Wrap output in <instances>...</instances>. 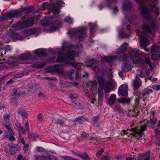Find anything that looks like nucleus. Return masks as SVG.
<instances>
[{
	"instance_id": "nucleus-1",
	"label": "nucleus",
	"mask_w": 160,
	"mask_h": 160,
	"mask_svg": "<svg viewBox=\"0 0 160 160\" xmlns=\"http://www.w3.org/2000/svg\"><path fill=\"white\" fill-rule=\"evenodd\" d=\"M73 48H68L66 49L67 53L65 55L58 53V58L56 59L53 58L51 59L50 61L51 62H64V64H60L56 65L52 68V70L54 72L59 73H62L63 71V67L64 66V64H69L71 65L77 69H79L81 68V63L76 64L74 63L75 60L74 58L79 55V52H74V50H73Z\"/></svg>"
},
{
	"instance_id": "nucleus-2",
	"label": "nucleus",
	"mask_w": 160,
	"mask_h": 160,
	"mask_svg": "<svg viewBox=\"0 0 160 160\" xmlns=\"http://www.w3.org/2000/svg\"><path fill=\"white\" fill-rule=\"evenodd\" d=\"M139 54L143 56L147 55V54L145 53L143 54V53L139 52V51L135 48H132L129 51V54L128 56L125 54L119 57V60L122 61H124L130 59L133 61V64L136 66L140 67L142 66L145 63L144 60L140 58L139 57Z\"/></svg>"
},
{
	"instance_id": "nucleus-3",
	"label": "nucleus",
	"mask_w": 160,
	"mask_h": 160,
	"mask_svg": "<svg viewBox=\"0 0 160 160\" xmlns=\"http://www.w3.org/2000/svg\"><path fill=\"white\" fill-rule=\"evenodd\" d=\"M97 79L100 88H103L105 92H109L110 91L113 90L114 88H116V83L113 80H112L104 85V79L102 77H98Z\"/></svg>"
},
{
	"instance_id": "nucleus-4",
	"label": "nucleus",
	"mask_w": 160,
	"mask_h": 160,
	"mask_svg": "<svg viewBox=\"0 0 160 160\" xmlns=\"http://www.w3.org/2000/svg\"><path fill=\"white\" fill-rule=\"evenodd\" d=\"M34 19L32 18L24 19L23 20V23L19 22L15 25V28L16 30H19L22 29L27 27H30L32 26L35 22Z\"/></svg>"
},
{
	"instance_id": "nucleus-5",
	"label": "nucleus",
	"mask_w": 160,
	"mask_h": 160,
	"mask_svg": "<svg viewBox=\"0 0 160 160\" xmlns=\"http://www.w3.org/2000/svg\"><path fill=\"white\" fill-rule=\"evenodd\" d=\"M86 28L85 27H82L78 28H75L68 32L67 34L70 37H72L74 35H80L79 39L81 40L83 38L86 37Z\"/></svg>"
},
{
	"instance_id": "nucleus-6",
	"label": "nucleus",
	"mask_w": 160,
	"mask_h": 160,
	"mask_svg": "<svg viewBox=\"0 0 160 160\" xmlns=\"http://www.w3.org/2000/svg\"><path fill=\"white\" fill-rule=\"evenodd\" d=\"M41 23L43 26L49 27L50 28L48 31L49 32L55 31L59 28L57 24L50 22L49 19L46 17H44L43 20H41Z\"/></svg>"
},
{
	"instance_id": "nucleus-7",
	"label": "nucleus",
	"mask_w": 160,
	"mask_h": 160,
	"mask_svg": "<svg viewBox=\"0 0 160 160\" xmlns=\"http://www.w3.org/2000/svg\"><path fill=\"white\" fill-rule=\"evenodd\" d=\"M145 76V75L140 70H139L137 71V77L136 79L133 81L132 83V85L134 90L138 89L141 86L142 83L141 80L138 78L141 77L142 78Z\"/></svg>"
},
{
	"instance_id": "nucleus-8",
	"label": "nucleus",
	"mask_w": 160,
	"mask_h": 160,
	"mask_svg": "<svg viewBox=\"0 0 160 160\" xmlns=\"http://www.w3.org/2000/svg\"><path fill=\"white\" fill-rule=\"evenodd\" d=\"M141 11L142 15L146 20L150 21L152 19V17L151 16V14L148 6L145 5L142 6Z\"/></svg>"
},
{
	"instance_id": "nucleus-9",
	"label": "nucleus",
	"mask_w": 160,
	"mask_h": 160,
	"mask_svg": "<svg viewBox=\"0 0 160 160\" xmlns=\"http://www.w3.org/2000/svg\"><path fill=\"white\" fill-rule=\"evenodd\" d=\"M150 24L151 28L148 25H144L142 27L143 30L150 33H151V29L153 32L157 31L158 26L156 21H152V22H150Z\"/></svg>"
},
{
	"instance_id": "nucleus-10",
	"label": "nucleus",
	"mask_w": 160,
	"mask_h": 160,
	"mask_svg": "<svg viewBox=\"0 0 160 160\" xmlns=\"http://www.w3.org/2000/svg\"><path fill=\"white\" fill-rule=\"evenodd\" d=\"M146 126V125H144L143 126L141 127L140 129L132 128V130L133 133L132 134L136 137L139 136L140 137H142L143 135V132L145 130Z\"/></svg>"
},
{
	"instance_id": "nucleus-11",
	"label": "nucleus",
	"mask_w": 160,
	"mask_h": 160,
	"mask_svg": "<svg viewBox=\"0 0 160 160\" xmlns=\"http://www.w3.org/2000/svg\"><path fill=\"white\" fill-rule=\"evenodd\" d=\"M128 88L127 85L123 84L119 88L118 90V94L122 96H127L128 94Z\"/></svg>"
},
{
	"instance_id": "nucleus-12",
	"label": "nucleus",
	"mask_w": 160,
	"mask_h": 160,
	"mask_svg": "<svg viewBox=\"0 0 160 160\" xmlns=\"http://www.w3.org/2000/svg\"><path fill=\"white\" fill-rule=\"evenodd\" d=\"M140 38L141 45L142 47H145L148 45L149 37L146 35H139Z\"/></svg>"
},
{
	"instance_id": "nucleus-13",
	"label": "nucleus",
	"mask_w": 160,
	"mask_h": 160,
	"mask_svg": "<svg viewBox=\"0 0 160 160\" xmlns=\"http://www.w3.org/2000/svg\"><path fill=\"white\" fill-rule=\"evenodd\" d=\"M21 60V62L25 63L27 62L26 61L27 60L30 59L32 58V56L29 53H24L20 54L18 57Z\"/></svg>"
},
{
	"instance_id": "nucleus-14",
	"label": "nucleus",
	"mask_w": 160,
	"mask_h": 160,
	"mask_svg": "<svg viewBox=\"0 0 160 160\" xmlns=\"http://www.w3.org/2000/svg\"><path fill=\"white\" fill-rule=\"evenodd\" d=\"M50 12H52L55 17H56L60 12L59 8L56 7L55 4H51L48 7Z\"/></svg>"
},
{
	"instance_id": "nucleus-15",
	"label": "nucleus",
	"mask_w": 160,
	"mask_h": 160,
	"mask_svg": "<svg viewBox=\"0 0 160 160\" xmlns=\"http://www.w3.org/2000/svg\"><path fill=\"white\" fill-rule=\"evenodd\" d=\"M18 15V13L17 11H15L6 14L3 16L4 17L2 18L3 20H6L12 18L17 17Z\"/></svg>"
},
{
	"instance_id": "nucleus-16",
	"label": "nucleus",
	"mask_w": 160,
	"mask_h": 160,
	"mask_svg": "<svg viewBox=\"0 0 160 160\" xmlns=\"http://www.w3.org/2000/svg\"><path fill=\"white\" fill-rule=\"evenodd\" d=\"M128 46V44L126 42L123 43L117 51L118 57H119L120 54L125 52Z\"/></svg>"
},
{
	"instance_id": "nucleus-17",
	"label": "nucleus",
	"mask_w": 160,
	"mask_h": 160,
	"mask_svg": "<svg viewBox=\"0 0 160 160\" xmlns=\"http://www.w3.org/2000/svg\"><path fill=\"white\" fill-rule=\"evenodd\" d=\"M100 58L102 62H110L116 59L117 57L116 56H105L103 57L100 56Z\"/></svg>"
},
{
	"instance_id": "nucleus-18",
	"label": "nucleus",
	"mask_w": 160,
	"mask_h": 160,
	"mask_svg": "<svg viewBox=\"0 0 160 160\" xmlns=\"http://www.w3.org/2000/svg\"><path fill=\"white\" fill-rule=\"evenodd\" d=\"M86 87L90 90H93L96 89L97 87V83L95 81L89 82L87 84Z\"/></svg>"
},
{
	"instance_id": "nucleus-19",
	"label": "nucleus",
	"mask_w": 160,
	"mask_h": 160,
	"mask_svg": "<svg viewBox=\"0 0 160 160\" xmlns=\"http://www.w3.org/2000/svg\"><path fill=\"white\" fill-rule=\"evenodd\" d=\"M119 34L122 37L126 38L130 36V31L128 29L125 28L122 31H119Z\"/></svg>"
},
{
	"instance_id": "nucleus-20",
	"label": "nucleus",
	"mask_w": 160,
	"mask_h": 160,
	"mask_svg": "<svg viewBox=\"0 0 160 160\" xmlns=\"http://www.w3.org/2000/svg\"><path fill=\"white\" fill-rule=\"evenodd\" d=\"M68 76L71 78H75L76 79L78 78V74L77 72H75L73 69H71L68 72Z\"/></svg>"
},
{
	"instance_id": "nucleus-21",
	"label": "nucleus",
	"mask_w": 160,
	"mask_h": 160,
	"mask_svg": "<svg viewBox=\"0 0 160 160\" xmlns=\"http://www.w3.org/2000/svg\"><path fill=\"white\" fill-rule=\"evenodd\" d=\"M116 99V96L115 94H112L108 100L109 104L112 106L113 104Z\"/></svg>"
},
{
	"instance_id": "nucleus-22",
	"label": "nucleus",
	"mask_w": 160,
	"mask_h": 160,
	"mask_svg": "<svg viewBox=\"0 0 160 160\" xmlns=\"http://www.w3.org/2000/svg\"><path fill=\"white\" fill-rule=\"evenodd\" d=\"M150 152H147L146 153H143L140 155L139 157L138 160H149Z\"/></svg>"
},
{
	"instance_id": "nucleus-23",
	"label": "nucleus",
	"mask_w": 160,
	"mask_h": 160,
	"mask_svg": "<svg viewBox=\"0 0 160 160\" xmlns=\"http://www.w3.org/2000/svg\"><path fill=\"white\" fill-rule=\"evenodd\" d=\"M24 93V92L23 90H21V89L20 88H18L16 90L15 92L14 95L11 96V98H12V100H13L14 101H16V98H14L13 97L14 96H18L21 94H22Z\"/></svg>"
},
{
	"instance_id": "nucleus-24",
	"label": "nucleus",
	"mask_w": 160,
	"mask_h": 160,
	"mask_svg": "<svg viewBox=\"0 0 160 160\" xmlns=\"http://www.w3.org/2000/svg\"><path fill=\"white\" fill-rule=\"evenodd\" d=\"M49 158L50 155H35L34 156V158L35 160H49Z\"/></svg>"
},
{
	"instance_id": "nucleus-25",
	"label": "nucleus",
	"mask_w": 160,
	"mask_h": 160,
	"mask_svg": "<svg viewBox=\"0 0 160 160\" xmlns=\"http://www.w3.org/2000/svg\"><path fill=\"white\" fill-rule=\"evenodd\" d=\"M122 69L123 71L128 72L131 70V65L130 63H124L122 66Z\"/></svg>"
},
{
	"instance_id": "nucleus-26",
	"label": "nucleus",
	"mask_w": 160,
	"mask_h": 160,
	"mask_svg": "<svg viewBox=\"0 0 160 160\" xmlns=\"http://www.w3.org/2000/svg\"><path fill=\"white\" fill-rule=\"evenodd\" d=\"M77 155L83 160H90L86 152H84L83 154L79 153Z\"/></svg>"
},
{
	"instance_id": "nucleus-27",
	"label": "nucleus",
	"mask_w": 160,
	"mask_h": 160,
	"mask_svg": "<svg viewBox=\"0 0 160 160\" xmlns=\"http://www.w3.org/2000/svg\"><path fill=\"white\" fill-rule=\"evenodd\" d=\"M9 146L11 150H13L14 151H19L20 150V147L16 144L13 143L9 144Z\"/></svg>"
},
{
	"instance_id": "nucleus-28",
	"label": "nucleus",
	"mask_w": 160,
	"mask_h": 160,
	"mask_svg": "<svg viewBox=\"0 0 160 160\" xmlns=\"http://www.w3.org/2000/svg\"><path fill=\"white\" fill-rule=\"evenodd\" d=\"M151 9L155 13L157 16L159 14V12L158 8L153 4H151L150 6Z\"/></svg>"
},
{
	"instance_id": "nucleus-29",
	"label": "nucleus",
	"mask_w": 160,
	"mask_h": 160,
	"mask_svg": "<svg viewBox=\"0 0 160 160\" xmlns=\"http://www.w3.org/2000/svg\"><path fill=\"white\" fill-rule=\"evenodd\" d=\"M35 152H42L44 153H46L47 152V151L42 147L40 146H37L35 148Z\"/></svg>"
},
{
	"instance_id": "nucleus-30",
	"label": "nucleus",
	"mask_w": 160,
	"mask_h": 160,
	"mask_svg": "<svg viewBox=\"0 0 160 160\" xmlns=\"http://www.w3.org/2000/svg\"><path fill=\"white\" fill-rule=\"evenodd\" d=\"M95 61L94 59H87L85 61V63L88 66H90L93 65Z\"/></svg>"
},
{
	"instance_id": "nucleus-31",
	"label": "nucleus",
	"mask_w": 160,
	"mask_h": 160,
	"mask_svg": "<svg viewBox=\"0 0 160 160\" xmlns=\"http://www.w3.org/2000/svg\"><path fill=\"white\" fill-rule=\"evenodd\" d=\"M44 50L42 49H38L35 51V54L39 56L43 55L44 54Z\"/></svg>"
},
{
	"instance_id": "nucleus-32",
	"label": "nucleus",
	"mask_w": 160,
	"mask_h": 160,
	"mask_svg": "<svg viewBox=\"0 0 160 160\" xmlns=\"http://www.w3.org/2000/svg\"><path fill=\"white\" fill-rule=\"evenodd\" d=\"M152 92V90L151 89H148L145 92H144L142 95L143 99H145L146 96H148L149 94Z\"/></svg>"
},
{
	"instance_id": "nucleus-33",
	"label": "nucleus",
	"mask_w": 160,
	"mask_h": 160,
	"mask_svg": "<svg viewBox=\"0 0 160 160\" xmlns=\"http://www.w3.org/2000/svg\"><path fill=\"white\" fill-rule=\"evenodd\" d=\"M118 101L121 103H126L129 102L130 99L129 98H121L118 99Z\"/></svg>"
},
{
	"instance_id": "nucleus-34",
	"label": "nucleus",
	"mask_w": 160,
	"mask_h": 160,
	"mask_svg": "<svg viewBox=\"0 0 160 160\" xmlns=\"http://www.w3.org/2000/svg\"><path fill=\"white\" fill-rule=\"evenodd\" d=\"M160 49L159 47L155 45H153L151 48V52L153 53L157 52Z\"/></svg>"
},
{
	"instance_id": "nucleus-35",
	"label": "nucleus",
	"mask_w": 160,
	"mask_h": 160,
	"mask_svg": "<svg viewBox=\"0 0 160 160\" xmlns=\"http://www.w3.org/2000/svg\"><path fill=\"white\" fill-rule=\"evenodd\" d=\"M14 135H11L9 137L8 136V135H7V133H6L4 137V138L5 139H7L8 138L9 140L11 141H13L15 140L16 138L14 136H13Z\"/></svg>"
},
{
	"instance_id": "nucleus-36",
	"label": "nucleus",
	"mask_w": 160,
	"mask_h": 160,
	"mask_svg": "<svg viewBox=\"0 0 160 160\" xmlns=\"http://www.w3.org/2000/svg\"><path fill=\"white\" fill-rule=\"evenodd\" d=\"M61 158L62 159L64 160H76L77 159H76L72 157H69L67 156H61Z\"/></svg>"
},
{
	"instance_id": "nucleus-37",
	"label": "nucleus",
	"mask_w": 160,
	"mask_h": 160,
	"mask_svg": "<svg viewBox=\"0 0 160 160\" xmlns=\"http://www.w3.org/2000/svg\"><path fill=\"white\" fill-rule=\"evenodd\" d=\"M89 25L90 27V32L91 33H92L96 28V25L90 23H89Z\"/></svg>"
},
{
	"instance_id": "nucleus-38",
	"label": "nucleus",
	"mask_w": 160,
	"mask_h": 160,
	"mask_svg": "<svg viewBox=\"0 0 160 160\" xmlns=\"http://www.w3.org/2000/svg\"><path fill=\"white\" fill-rule=\"evenodd\" d=\"M145 61L146 63L148 64L149 67L150 68V70L151 71H152L153 69V67H152V65L151 64L150 62V60L149 58H145Z\"/></svg>"
},
{
	"instance_id": "nucleus-39",
	"label": "nucleus",
	"mask_w": 160,
	"mask_h": 160,
	"mask_svg": "<svg viewBox=\"0 0 160 160\" xmlns=\"http://www.w3.org/2000/svg\"><path fill=\"white\" fill-rule=\"evenodd\" d=\"M4 119L5 121V122L6 123L9 124L10 122V115L9 114H7L5 115L4 116Z\"/></svg>"
},
{
	"instance_id": "nucleus-40",
	"label": "nucleus",
	"mask_w": 160,
	"mask_h": 160,
	"mask_svg": "<svg viewBox=\"0 0 160 160\" xmlns=\"http://www.w3.org/2000/svg\"><path fill=\"white\" fill-rule=\"evenodd\" d=\"M55 123L56 124H59L61 126H63L65 124V122L59 119L56 120Z\"/></svg>"
},
{
	"instance_id": "nucleus-41",
	"label": "nucleus",
	"mask_w": 160,
	"mask_h": 160,
	"mask_svg": "<svg viewBox=\"0 0 160 160\" xmlns=\"http://www.w3.org/2000/svg\"><path fill=\"white\" fill-rule=\"evenodd\" d=\"M28 138H30L34 140H35L38 136L36 134H29L28 135Z\"/></svg>"
},
{
	"instance_id": "nucleus-42",
	"label": "nucleus",
	"mask_w": 160,
	"mask_h": 160,
	"mask_svg": "<svg viewBox=\"0 0 160 160\" xmlns=\"http://www.w3.org/2000/svg\"><path fill=\"white\" fill-rule=\"evenodd\" d=\"M64 21L69 24H71L72 22V20L69 17H66L64 19Z\"/></svg>"
},
{
	"instance_id": "nucleus-43",
	"label": "nucleus",
	"mask_w": 160,
	"mask_h": 160,
	"mask_svg": "<svg viewBox=\"0 0 160 160\" xmlns=\"http://www.w3.org/2000/svg\"><path fill=\"white\" fill-rule=\"evenodd\" d=\"M57 5L60 7H63L64 6L65 3L62 2L58 0L56 2Z\"/></svg>"
},
{
	"instance_id": "nucleus-44",
	"label": "nucleus",
	"mask_w": 160,
	"mask_h": 160,
	"mask_svg": "<svg viewBox=\"0 0 160 160\" xmlns=\"http://www.w3.org/2000/svg\"><path fill=\"white\" fill-rule=\"evenodd\" d=\"M18 139L19 140V142H20L22 143L23 144L25 145V142L24 139L21 136L20 134H19V136L18 138Z\"/></svg>"
},
{
	"instance_id": "nucleus-45",
	"label": "nucleus",
	"mask_w": 160,
	"mask_h": 160,
	"mask_svg": "<svg viewBox=\"0 0 160 160\" xmlns=\"http://www.w3.org/2000/svg\"><path fill=\"white\" fill-rule=\"evenodd\" d=\"M5 127L8 130V132H9L10 135H14V133L13 132L12 130L11 129L10 127L7 125H5Z\"/></svg>"
},
{
	"instance_id": "nucleus-46",
	"label": "nucleus",
	"mask_w": 160,
	"mask_h": 160,
	"mask_svg": "<svg viewBox=\"0 0 160 160\" xmlns=\"http://www.w3.org/2000/svg\"><path fill=\"white\" fill-rule=\"evenodd\" d=\"M104 150L102 148H101L100 151H98V152L96 153V156L97 157H99L104 152Z\"/></svg>"
},
{
	"instance_id": "nucleus-47",
	"label": "nucleus",
	"mask_w": 160,
	"mask_h": 160,
	"mask_svg": "<svg viewBox=\"0 0 160 160\" xmlns=\"http://www.w3.org/2000/svg\"><path fill=\"white\" fill-rule=\"evenodd\" d=\"M18 130L19 132L21 133L24 134L25 133V129L21 126L18 127Z\"/></svg>"
},
{
	"instance_id": "nucleus-48",
	"label": "nucleus",
	"mask_w": 160,
	"mask_h": 160,
	"mask_svg": "<svg viewBox=\"0 0 160 160\" xmlns=\"http://www.w3.org/2000/svg\"><path fill=\"white\" fill-rule=\"evenodd\" d=\"M36 29L35 28H31L28 30V32L29 34H35L36 33Z\"/></svg>"
},
{
	"instance_id": "nucleus-49",
	"label": "nucleus",
	"mask_w": 160,
	"mask_h": 160,
	"mask_svg": "<svg viewBox=\"0 0 160 160\" xmlns=\"http://www.w3.org/2000/svg\"><path fill=\"white\" fill-rule=\"evenodd\" d=\"M156 122L157 118H156L153 117V118H152L151 119V123L152 125H154L156 124Z\"/></svg>"
},
{
	"instance_id": "nucleus-50",
	"label": "nucleus",
	"mask_w": 160,
	"mask_h": 160,
	"mask_svg": "<svg viewBox=\"0 0 160 160\" xmlns=\"http://www.w3.org/2000/svg\"><path fill=\"white\" fill-rule=\"evenodd\" d=\"M21 114L22 116L23 117L25 118H28V114L27 113L24 111H23L22 112H21Z\"/></svg>"
},
{
	"instance_id": "nucleus-51",
	"label": "nucleus",
	"mask_w": 160,
	"mask_h": 160,
	"mask_svg": "<svg viewBox=\"0 0 160 160\" xmlns=\"http://www.w3.org/2000/svg\"><path fill=\"white\" fill-rule=\"evenodd\" d=\"M111 158L108 156H104L102 158V160H110Z\"/></svg>"
},
{
	"instance_id": "nucleus-52",
	"label": "nucleus",
	"mask_w": 160,
	"mask_h": 160,
	"mask_svg": "<svg viewBox=\"0 0 160 160\" xmlns=\"http://www.w3.org/2000/svg\"><path fill=\"white\" fill-rule=\"evenodd\" d=\"M153 88L156 90H158L160 89V86L158 84H155L153 86Z\"/></svg>"
},
{
	"instance_id": "nucleus-53",
	"label": "nucleus",
	"mask_w": 160,
	"mask_h": 160,
	"mask_svg": "<svg viewBox=\"0 0 160 160\" xmlns=\"http://www.w3.org/2000/svg\"><path fill=\"white\" fill-rule=\"evenodd\" d=\"M114 109L116 111L118 112L121 111V108L119 105H116L114 106Z\"/></svg>"
},
{
	"instance_id": "nucleus-54",
	"label": "nucleus",
	"mask_w": 160,
	"mask_h": 160,
	"mask_svg": "<svg viewBox=\"0 0 160 160\" xmlns=\"http://www.w3.org/2000/svg\"><path fill=\"white\" fill-rule=\"evenodd\" d=\"M131 6L130 4L128 3L127 6L124 5L123 6V8L125 9H129L131 8Z\"/></svg>"
},
{
	"instance_id": "nucleus-55",
	"label": "nucleus",
	"mask_w": 160,
	"mask_h": 160,
	"mask_svg": "<svg viewBox=\"0 0 160 160\" xmlns=\"http://www.w3.org/2000/svg\"><path fill=\"white\" fill-rule=\"evenodd\" d=\"M17 160H26V159L22 155H20L18 157Z\"/></svg>"
},
{
	"instance_id": "nucleus-56",
	"label": "nucleus",
	"mask_w": 160,
	"mask_h": 160,
	"mask_svg": "<svg viewBox=\"0 0 160 160\" xmlns=\"http://www.w3.org/2000/svg\"><path fill=\"white\" fill-rule=\"evenodd\" d=\"M49 160H58L57 158L54 156L52 155H50V158Z\"/></svg>"
},
{
	"instance_id": "nucleus-57",
	"label": "nucleus",
	"mask_w": 160,
	"mask_h": 160,
	"mask_svg": "<svg viewBox=\"0 0 160 160\" xmlns=\"http://www.w3.org/2000/svg\"><path fill=\"white\" fill-rule=\"evenodd\" d=\"M23 75L22 73H20L19 74H17L15 76V77L16 78H19L22 77Z\"/></svg>"
},
{
	"instance_id": "nucleus-58",
	"label": "nucleus",
	"mask_w": 160,
	"mask_h": 160,
	"mask_svg": "<svg viewBox=\"0 0 160 160\" xmlns=\"http://www.w3.org/2000/svg\"><path fill=\"white\" fill-rule=\"evenodd\" d=\"M83 118L82 117H79L78 118H76L75 119V121L77 122H80L81 120H82Z\"/></svg>"
},
{
	"instance_id": "nucleus-59",
	"label": "nucleus",
	"mask_w": 160,
	"mask_h": 160,
	"mask_svg": "<svg viewBox=\"0 0 160 160\" xmlns=\"http://www.w3.org/2000/svg\"><path fill=\"white\" fill-rule=\"evenodd\" d=\"M80 74L83 77H87L88 76V73L87 72H85L84 74H83V72H82L80 73Z\"/></svg>"
},
{
	"instance_id": "nucleus-60",
	"label": "nucleus",
	"mask_w": 160,
	"mask_h": 160,
	"mask_svg": "<svg viewBox=\"0 0 160 160\" xmlns=\"http://www.w3.org/2000/svg\"><path fill=\"white\" fill-rule=\"evenodd\" d=\"M29 147V145L26 144L23 147V150L24 151L26 152L28 151Z\"/></svg>"
},
{
	"instance_id": "nucleus-61",
	"label": "nucleus",
	"mask_w": 160,
	"mask_h": 160,
	"mask_svg": "<svg viewBox=\"0 0 160 160\" xmlns=\"http://www.w3.org/2000/svg\"><path fill=\"white\" fill-rule=\"evenodd\" d=\"M25 127L26 129L28 131H29V123L28 122H27L25 123Z\"/></svg>"
},
{
	"instance_id": "nucleus-62",
	"label": "nucleus",
	"mask_w": 160,
	"mask_h": 160,
	"mask_svg": "<svg viewBox=\"0 0 160 160\" xmlns=\"http://www.w3.org/2000/svg\"><path fill=\"white\" fill-rule=\"evenodd\" d=\"M38 118L40 121H42V115L41 114H39L38 116Z\"/></svg>"
},
{
	"instance_id": "nucleus-63",
	"label": "nucleus",
	"mask_w": 160,
	"mask_h": 160,
	"mask_svg": "<svg viewBox=\"0 0 160 160\" xmlns=\"http://www.w3.org/2000/svg\"><path fill=\"white\" fill-rule=\"evenodd\" d=\"M92 68L93 70L96 72H97L98 70V67L96 66H92Z\"/></svg>"
},
{
	"instance_id": "nucleus-64",
	"label": "nucleus",
	"mask_w": 160,
	"mask_h": 160,
	"mask_svg": "<svg viewBox=\"0 0 160 160\" xmlns=\"http://www.w3.org/2000/svg\"><path fill=\"white\" fill-rule=\"evenodd\" d=\"M112 9L113 12L114 13H116L118 11L117 7H113L112 8Z\"/></svg>"
}]
</instances>
